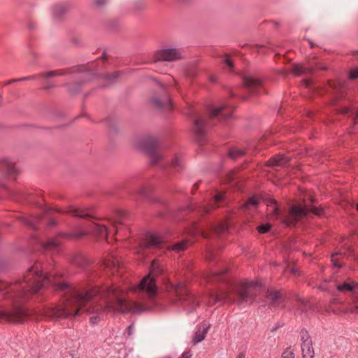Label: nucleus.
Returning <instances> with one entry per match:
<instances>
[{
  "label": "nucleus",
  "mask_w": 358,
  "mask_h": 358,
  "mask_svg": "<svg viewBox=\"0 0 358 358\" xmlns=\"http://www.w3.org/2000/svg\"><path fill=\"white\" fill-rule=\"evenodd\" d=\"M315 201L312 195L308 194L303 198V204L292 206L287 215H282L280 210L278 208L275 201L270 198L267 203L268 207V211L271 215L281 220L287 226H291L309 213H313L318 216H321L323 214L324 210L322 208L313 205Z\"/></svg>",
  "instance_id": "3"
},
{
  "label": "nucleus",
  "mask_w": 358,
  "mask_h": 358,
  "mask_svg": "<svg viewBox=\"0 0 358 358\" xmlns=\"http://www.w3.org/2000/svg\"><path fill=\"white\" fill-rule=\"evenodd\" d=\"M305 68L302 65H296L294 67V72L297 74L300 75L304 73Z\"/></svg>",
  "instance_id": "36"
},
{
  "label": "nucleus",
  "mask_w": 358,
  "mask_h": 358,
  "mask_svg": "<svg viewBox=\"0 0 358 358\" xmlns=\"http://www.w3.org/2000/svg\"><path fill=\"white\" fill-rule=\"evenodd\" d=\"M58 278L57 273L50 271V265L37 261L28 269L22 280L13 283L0 281L2 296L12 303V307L8 310L0 308V322H23L29 314L22 303L48 287H53L63 292L62 299L58 305L43 308V314L50 319H64L81 313H94L97 315L91 317L90 322L96 324L101 320V315L127 313L133 309L124 288L111 285L92 287L80 291L59 281Z\"/></svg>",
  "instance_id": "1"
},
{
  "label": "nucleus",
  "mask_w": 358,
  "mask_h": 358,
  "mask_svg": "<svg viewBox=\"0 0 358 358\" xmlns=\"http://www.w3.org/2000/svg\"><path fill=\"white\" fill-rule=\"evenodd\" d=\"M194 187L195 188H197V184H194Z\"/></svg>",
  "instance_id": "54"
},
{
  "label": "nucleus",
  "mask_w": 358,
  "mask_h": 358,
  "mask_svg": "<svg viewBox=\"0 0 358 358\" xmlns=\"http://www.w3.org/2000/svg\"><path fill=\"white\" fill-rule=\"evenodd\" d=\"M243 83L250 94H257L262 85V80L251 76H245L243 78Z\"/></svg>",
  "instance_id": "10"
},
{
  "label": "nucleus",
  "mask_w": 358,
  "mask_h": 358,
  "mask_svg": "<svg viewBox=\"0 0 358 358\" xmlns=\"http://www.w3.org/2000/svg\"><path fill=\"white\" fill-rule=\"evenodd\" d=\"M60 10L64 11L63 8L62 6H55L54 8V14L57 15L59 11H60Z\"/></svg>",
  "instance_id": "42"
},
{
  "label": "nucleus",
  "mask_w": 358,
  "mask_h": 358,
  "mask_svg": "<svg viewBox=\"0 0 358 358\" xmlns=\"http://www.w3.org/2000/svg\"><path fill=\"white\" fill-rule=\"evenodd\" d=\"M227 272V269L223 268L220 271H213L210 274L205 275V279L209 282L220 281L222 284L215 290L201 296L191 293L184 282L176 285L171 283L169 287L175 292L177 301L188 313L194 311L199 306L201 299L208 306H212L218 302L248 301H252L255 296L263 290L262 285L258 282L243 280L235 283L229 281L224 276Z\"/></svg>",
  "instance_id": "2"
},
{
  "label": "nucleus",
  "mask_w": 358,
  "mask_h": 358,
  "mask_svg": "<svg viewBox=\"0 0 358 358\" xmlns=\"http://www.w3.org/2000/svg\"><path fill=\"white\" fill-rule=\"evenodd\" d=\"M210 81H211V82H213V83H214V82H215V80H215V78L214 76H211V77L210 78Z\"/></svg>",
  "instance_id": "51"
},
{
  "label": "nucleus",
  "mask_w": 358,
  "mask_h": 358,
  "mask_svg": "<svg viewBox=\"0 0 358 358\" xmlns=\"http://www.w3.org/2000/svg\"><path fill=\"white\" fill-rule=\"evenodd\" d=\"M56 222L54 220H51L49 222V225L52 226L55 225Z\"/></svg>",
  "instance_id": "48"
},
{
  "label": "nucleus",
  "mask_w": 358,
  "mask_h": 358,
  "mask_svg": "<svg viewBox=\"0 0 358 358\" xmlns=\"http://www.w3.org/2000/svg\"><path fill=\"white\" fill-rule=\"evenodd\" d=\"M209 210H210V209H209V208H206V209H205V212H206V213L208 212Z\"/></svg>",
  "instance_id": "53"
},
{
  "label": "nucleus",
  "mask_w": 358,
  "mask_h": 358,
  "mask_svg": "<svg viewBox=\"0 0 358 358\" xmlns=\"http://www.w3.org/2000/svg\"><path fill=\"white\" fill-rule=\"evenodd\" d=\"M94 3L97 6H102L106 3V0H94Z\"/></svg>",
  "instance_id": "43"
},
{
  "label": "nucleus",
  "mask_w": 358,
  "mask_h": 358,
  "mask_svg": "<svg viewBox=\"0 0 358 358\" xmlns=\"http://www.w3.org/2000/svg\"><path fill=\"white\" fill-rule=\"evenodd\" d=\"M224 62H225V64L227 65H228L230 69H232L233 68V64H232V62L231 61V59L229 58V57L226 56L225 59H224Z\"/></svg>",
  "instance_id": "40"
},
{
  "label": "nucleus",
  "mask_w": 358,
  "mask_h": 358,
  "mask_svg": "<svg viewBox=\"0 0 358 358\" xmlns=\"http://www.w3.org/2000/svg\"><path fill=\"white\" fill-rule=\"evenodd\" d=\"M213 230L217 234H224L228 230V224L226 222H220L217 225L213 226Z\"/></svg>",
  "instance_id": "22"
},
{
  "label": "nucleus",
  "mask_w": 358,
  "mask_h": 358,
  "mask_svg": "<svg viewBox=\"0 0 358 358\" xmlns=\"http://www.w3.org/2000/svg\"><path fill=\"white\" fill-rule=\"evenodd\" d=\"M339 255H340L339 254L335 253L331 257V262H332L334 266H337V267H341V264L338 263V257Z\"/></svg>",
  "instance_id": "37"
},
{
  "label": "nucleus",
  "mask_w": 358,
  "mask_h": 358,
  "mask_svg": "<svg viewBox=\"0 0 358 358\" xmlns=\"http://www.w3.org/2000/svg\"><path fill=\"white\" fill-rule=\"evenodd\" d=\"M355 299L353 300L352 303L348 306V307L345 310V313L358 314V303L357 300V295H355Z\"/></svg>",
  "instance_id": "24"
},
{
  "label": "nucleus",
  "mask_w": 358,
  "mask_h": 358,
  "mask_svg": "<svg viewBox=\"0 0 358 358\" xmlns=\"http://www.w3.org/2000/svg\"><path fill=\"white\" fill-rule=\"evenodd\" d=\"M233 109L227 105H222L210 111V117L202 115L196 117L194 122L192 131L198 141H201L206 133V127L208 120L210 118L215 117L218 115L227 119L231 116Z\"/></svg>",
  "instance_id": "6"
},
{
  "label": "nucleus",
  "mask_w": 358,
  "mask_h": 358,
  "mask_svg": "<svg viewBox=\"0 0 358 358\" xmlns=\"http://www.w3.org/2000/svg\"><path fill=\"white\" fill-rule=\"evenodd\" d=\"M271 227V225L268 223L263 224L257 227V229L260 234L267 233Z\"/></svg>",
  "instance_id": "30"
},
{
  "label": "nucleus",
  "mask_w": 358,
  "mask_h": 358,
  "mask_svg": "<svg viewBox=\"0 0 358 358\" xmlns=\"http://www.w3.org/2000/svg\"><path fill=\"white\" fill-rule=\"evenodd\" d=\"M119 75H120V72H115V73H113L111 76H108L109 83H110L113 82L115 80V79L119 76Z\"/></svg>",
  "instance_id": "38"
},
{
  "label": "nucleus",
  "mask_w": 358,
  "mask_h": 358,
  "mask_svg": "<svg viewBox=\"0 0 358 358\" xmlns=\"http://www.w3.org/2000/svg\"><path fill=\"white\" fill-rule=\"evenodd\" d=\"M229 178L228 180V182H232L234 178L232 176H229Z\"/></svg>",
  "instance_id": "50"
},
{
  "label": "nucleus",
  "mask_w": 358,
  "mask_h": 358,
  "mask_svg": "<svg viewBox=\"0 0 358 358\" xmlns=\"http://www.w3.org/2000/svg\"><path fill=\"white\" fill-rule=\"evenodd\" d=\"M40 219L41 218L38 216L22 218L24 224L33 229H36L37 227V224Z\"/></svg>",
  "instance_id": "20"
},
{
  "label": "nucleus",
  "mask_w": 358,
  "mask_h": 358,
  "mask_svg": "<svg viewBox=\"0 0 358 358\" xmlns=\"http://www.w3.org/2000/svg\"><path fill=\"white\" fill-rule=\"evenodd\" d=\"M300 338L301 341V352L303 358H314L315 351L313 347V342L308 332L302 329L300 331Z\"/></svg>",
  "instance_id": "8"
},
{
  "label": "nucleus",
  "mask_w": 358,
  "mask_h": 358,
  "mask_svg": "<svg viewBox=\"0 0 358 358\" xmlns=\"http://www.w3.org/2000/svg\"><path fill=\"white\" fill-rule=\"evenodd\" d=\"M342 113L344 114H349V113L355 114V113H356V112L353 109L350 108H345L342 110Z\"/></svg>",
  "instance_id": "39"
},
{
  "label": "nucleus",
  "mask_w": 358,
  "mask_h": 358,
  "mask_svg": "<svg viewBox=\"0 0 358 358\" xmlns=\"http://www.w3.org/2000/svg\"><path fill=\"white\" fill-rule=\"evenodd\" d=\"M36 76H27V77H23L19 79L16 80H10L6 83V85H10L12 83L17 82V81H24V80H30L35 79Z\"/></svg>",
  "instance_id": "34"
},
{
  "label": "nucleus",
  "mask_w": 358,
  "mask_h": 358,
  "mask_svg": "<svg viewBox=\"0 0 358 358\" xmlns=\"http://www.w3.org/2000/svg\"><path fill=\"white\" fill-rule=\"evenodd\" d=\"M357 78H358V69L355 68L350 71L349 78L351 80H355Z\"/></svg>",
  "instance_id": "35"
},
{
  "label": "nucleus",
  "mask_w": 358,
  "mask_h": 358,
  "mask_svg": "<svg viewBox=\"0 0 358 358\" xmlns=\"http://www.w3.org/2000/svg\"><path fill=\"white\" fill-rule=\"evenodd\" d=\"M289 161V159L284 155H277L269 159L266 162V165L268 166H284L288 164Z\"/></svg>",
  "instance_id": "16"
},
{
  "label": "nucleus",
  "mask_w": 358,
  "mask_h": 358,
  "mask_svg": "<svg viewBox=\"0 0 358 358\" xmlns=\"http://www.w3.org/2000/svg\"><path fill=\"white\" fill-rule=\"evenodd\" d=\"M192 356L189 352H184L178 358H190Z\"/></svg>",
  "instance_id": "41"
},
{
  "label": "nucleus",
  "mask_w": 358,
  "mask_h": 358,
  "mask_svg": "<svg viewBox=\"0 0 358 358\" xmlns=\"http://www.w3.org/2000/svg\"><path fill=\"white\" fill-rule=\"evenodd\" d=\"M356 209H357V210L358 211V203H357V206H356Z\"/></svg>",
  "instance_id": "55"
},
{
  "label": "nucleus",
  "mask_w": 358,
  "mask_h": 358,
  "mask_svg": "<svg viewBox=\"0 0 358 358\" xmlns=\"http://www.w3.org/2000/svg\"><path fill=\"white\" fill-rule=\"evenodd\" d=\"M258 202H259V200L257 197H255V196L250 197L248 199V201H247V203L243 206V208L247 209V208H248L249 206H257Z\"/></svg>",
  "instance_id": "29"
},
{
  "label": "nucleus",
  "mask_w": 358,
  "mask_h": 358,
  "mask_svg": "<svg viewBox=\"0 0 358 358\" xmlns=\"http://www.w3.org/2000/svg\"><path fill=\"white\" fill-rule=\"evenodd\" d=\"M209 326L205 327L203 331H197L195 332L192 339V342L194 343V344H196L202 341L205 338Z\"/></svg>",
  "instance_id": "19"
},
{
  "label": "nucleus",
  "mask_w": 358,
  "mask_h": 358,
  "mask_svg": "<svg viewBox=\"0 0 358 358\" xmlns=\"http://www.w3.org/2000/svg\"><path fill=\"white\" fill-rule=\"evenodd\" d=\"M266 297L271 301V303L275 306H278L282 301V292L275 289H268L267 291Z\"/></svg>",
  "instance_id": "17"
},
{
  "label": "nucleus",
  "mask_w": 358,
  "mask_h": 358,
  "mask_svg": "<svg viewBox=\"0 0 358 358\" xmlns=\"http://www.w3.org/2000/svg\"><path fill=\"white\" fill-rule=\"evenodd\" d=\"M150 308V305L149 304L148 301L146 303H141L136 300V314L141 313L146 310H148Z\"/></svg>",
  "instance_id": "23"
},
{
  "label": "nucleus",
  "mask_w": 358,
  "mask_h": 358,
  "mask_svg": "<svg viewBox=\"0 0 358 358\" xmlns=\"http://www.w3.org/2000/svg\"><path fill=\"white\" fill-rule=\"evenodd\" d=\"M236 358H245V356L243 353H240Z\"/></svg>",
  "instance_id": "46"
},
{
  "label": "nucleus",
  "mask_w": 358,
  "mask_h": 358,
  "mask_svg": "<svg viewBox=\"0 0 358 358\" xmlns=\"http://www.w3.org/2000/svg\"><path fill=\"white\" fill-rule=\"evenodd\" d=\"M103 56L104 57H106V53H105V52H104V53H103Z\"/></svg>",
  "instance_id": "56"
},
{
  "label": "nucleus",
  "mask_w": 358,
  "mask_h": 358,
  "mask_svg": "<svg viewBox=\"0 0 358 358\" xmlns=\"http://www.w3.org/2000/svg\"><path fill=\"white\" fill-rule=\"evenodd\" d=\"M92 208H76L74 206L69 207L66 211L67 213L71 215L72 216L81 218L92 217Z\"/></svg>",
  "instance_id": "14"
},
{
  "label": "nucleus",
  "mask_w": 358,
  "mask_h": 358,
  "mask_svg": "<svg viewBox=\"0 0 358 358\" xmlns=\"http://www.w3.org/2000/svg\"><path fill=\"white\" fill-rule=\"evenodd\" d=\"M162 273V264L159 260H153L150 265V273L144 277L140 284L136 285V295L138 298L144 294H147L149 301L157 293V286L155 277Z\"/></svg>",
  "instance_id": "5"
},
{
  "label": "nucleus",
  "mask_w": 358,
  "mask_h": 358,
  "mask_svg": "<svg viewBox=\"0 0 358 358\" xmlns=\"http://www.w3.org/2000/svg\"><path fill=\"white\" fill-rule=\"evenodd\" d=\"M189 245V241L184 240L172 245L171 250L182 251L185 250Z\"/></svg>",
  "instance_id": "25"
},
{
  "label": "nucleus",
  "mask_w": 358,
  "mask_h": 358,
  "mask_svg": "<svg viewBox=\"0 0 358 358\" xmlns=\"http://www.w3.org/2000/svg\"><path fill=\"white\" fill-rule=\"evenodd\" d=\"M184 52L180 48L164 46L155 51L152 59L143 62L148 63L153 62H176L183 59Z\"/></svg>",
  "instance_id": "7"
},
{
  "label": "nucleus",
  "mask_w": 358,
  "mask_h": 358,
  "mask_svg": "<svg viewBox=\"0 0 358 358\" xmlns=\"http://www.w3.org/2000/svg\"><path fill=\"white\" fill-rule=\"evenodd\" d=\"M194 229L189 231L192 236H196L199 234H200L203 237L207 238V236L206 235L205 232L203 231V230L200 229L196 224H194Z\"/></svg>",
  "instance_id": "27"
},
{
  "label": "nucleus",
  "mask_w": 358,
  "mask_h": 358,
  "mask_svg": "<svg viewBox=\"0 0 358 358\" xmlns=\"http://www.w3.org/2000/svg\"><path fill=\"white\" fill-rule=\"evenodd\" d=\"M39 244L43 250L54 252H58L60 246V242L55 238H48L46 241H41Z\"/></svg>",
  "instance_id": "15"
},
{
  "label": "nucleus",
  "mask_w": 358,
  "mask_h": 358,
  "mask_svg": "<svg viewBox=\"0 0 358 358\" xmlns=\"http://www.w3.org/2000/svg\"><path fill=\"white\" fill-rule=\"evenodd\" d=\"M352 55H353L358 56V50H356V51L352 52Z\"/></svg>",
  "instance_id": "52"
},
{
  "label": "nucleus",
  "mask_w": 358,
  "mask_h": 358,
  "mask_svg": "<svg viewBox=\"0 0 358 358\" xmlns=\"http://www.w3.org/2000/svg\"><path fill=\"white\" fill-rule=\"evenodd\" d=\"M281 358H295V355L291 348L289 347L283 351Z\"/></svg>",
  "instance_id": "28"
},
{
  "label": "nucleus",
  "mask_w": 358,
  "mask_h": 358,
  "mask_svg": "<svg viewBox=\"0 0 358 358\" xmlns=\"http://www.w3.org/2000/svg\"><path fill=\"white\" fill-rule=\"evenodd\" d=\"M63 73H64L62 71H49V72H47V73L43 74V76L45 78H48L50 77L55 76H61Z\"/></svg>",
  "instance_id": "32"
},
{
  "label": "nucleus",
  "mask_w": 358,
  "mask_h": 358,
  "mask_svg": "<svg viewBox=\"0 0 358 358\" xmlns=\"http://www.w3.org/2000/svg\"><path fill=\"white\" fill-rule=\"evenodd\" d=\"M164 358H170V357H164Z\"/></svg>",
  "instance_id": "57"
},
{
  "label": "nucleus",
  "mask_w": 358,
  "mask_h": 358,
  "mask_svg": "<svg viewBox=\"0 0 358 358\" xmlns=\"http://www.w3.org/2000/svg\"><path fill=\"white\" fill-rule=\"evenodd\" d=\"M304 85L306 87H309L310 85V81L309 80H306L304 81Z\"/></svg>",
  "instance_id": "45"
},
{
  "label": "nucleus",
  "mask_w": 358,
  "mask_h": 358,
  "mask_svg": "<svg viewBox=\"0 0 358 358\" xmlns=\"http://www.w3.org/2000/svg\"><path fill=\"white\" fill-rule=\"evenodd\" d=\"M243 155L244 152L237 148H233L229 151V156L233 159H236Z\"/></svg>",
  "instance_id": "26"
},
{
  "label": "nucleus",
  "mask_w": 358,
  "mask_h": 358,
  "mask_svg": "<svg viewBox=\"0 0 358 358\" xmlns=\"http://www.w3.org/2000/svg\"><path fill=\"white\" fill-rule=\"evenodd\" d=\"M103 266L104 269L113 275L120 269L119 260L114 255L108 256L103 262Z\"/></svg>",
  "instance_id": "12"
},
{
  "label": "nucleus",
  "mask_w": 358,
  "mask_h": 358,
  "mask_svg": "<svg viewBox=\"0 0 358 358\" xmlns=\"http://www.w3.org/2000/svg\"><path fill=\"white\" fill-rule=\"evenodd\" d=\"M327 312H332V313H338V311H336V310H331L330 308H328V309L327 310Z\"/></svg>",
  "instance_id": "47"
},
{
  "label": "nucleus",
  "mask_w": 358,
  "mask_h": 358,
  "mask_svg": "<svg viewBox=\"0 0 358 358\" xmlns=\"http://www.w3.org/2000/svg\"><path fill=\"white\" fill-rule=\"evenodd\" d=\"M224 196H225L224 193H222V192L217 193L214 197V200H213L214 203L215 205L218 206V203L224 200Z\"/></svg>",
  "instance_id": "33"
},
{
  "label": "nucleus",
  "mask_w": 358,
  "mask_h": 358,
  "mask_svg": "<svg viewBox=\"0 0 358 358\" xmlns=\"http://www.w3.org/2000/svg\"><path fill=\"white\" fill-rule=\"evenodd\" d=\"M0 171L10 178H14L17 173L15 165L8 159H3L0 162Z\"/></svg>",
  "instance_id": "13"
},
{
  "label": "nucleus",
  "mask_w": 358,
  "mask_h": 358,
  "mask_svg": "<svg viewBox=\"0 0 358 358\" xmlns=\"http://www.w3.org/2000/svg\"><path fill=\"white\" fill-rule=\"evenodd\" d=\"M157 148L158 142L155 139L148 140L143 145V150L149 155L151 163L153 164L157 163L161 158V156L157 152Z\"/></svg>",
  "instance_id": "9"
},
{
  "label": "nucleus",
  "mask_w": 358,
  "mask_h": 358,
  "mask_svg": "<svg viewBox=\"0 0 358 358\" xmlns=\"http://www.w3.org/2000/svg\"><path fill=\"white\" fill-rule=\"evenodd\" d=\"M336 289L340 292H350L355 296L358 292V282L348 279L342 283L337 284Z\"/></svg>",
  "instance_id": "11"
},
{
  "label": "nucleus",
  "mask_w": 358,
  "mask_h": 358,
  "mask_svg": "<svg viewBox=\"0 0 358 358\" xmlns=\"http://www.w3.org/2000/svg\"><path fill=\"white\" fill-rule=\"evenodd\" d=\"M163 242L162 238L157 234H149L146 236V242L144 244L145 248L155 247L160 245Z\"/></svg>",
  "instance_id": "18"
},
{
  "label": "nucleus",
  "mask_w": 358,
  "mask_h": 358,
  "mask_svg": "<svg viewBox=\"0 0 358 358\" xmlns=\"http://www.w3.org/2000/svg\"><path fill=\"white\" fill-rule=\"evenodd\" d=\"M140 56L138 55V57H136V64L140 62Z\"/></svg>",
  "instance_id": "49"
},
{
  "label": "nucleus",
  "mask_w": 358,
  "mask_h": 358,
  "mask_svg": "<svg viewBox=\"0 0 358 358\" xmlns=\"http://www.w3.org/2000/svg\"><path fill=\"white\" fill-rule=\"evenodd\" d=\"M153 102L155 105L158 108L171 109V101L168 98L166 99V100L163 102L159 99H155Z\"/></svg>",
  "instance_id": "21"
},
{
  "label": "nucleus",
  "mask_w": 358,
  "mask_h": 358,
  "mask_svg": "<svg viewBox=\"0 0 358 358\" xmlns=\"http://www.w3.org/2000/svg\"><path fill=\"white\" fill-rule=\"evenodd\" d=\"M171 166H173V168H182V164L179 156H175L174 159L171 162Z\"/></svg>",
  "instance_id": "31"
},
{
  "label": "nucleus",
  "mask_w": 358,
  "mask_h": 358,
  "mask_svg": "<svg viewBox=\"0 0 358 358\" xmlns=\"http://www.w3.org/2000/svg\"><path fill=\"white\" fill-rule=\"evenodd\" d=\"M132 325H133L132 324H130V325L128 327V328H127V331H128V334H129V335H131V334H132Z\"/></svg>",
  "instance_id": "44"
},
{
  "label": "nucleus",
  "mask_w": 358,
  "mask_h": 358,
  "mask_svg": "<svg viewBox=\"0 0 358 358\" xmlns=\"http://www.w3.org/2000/svg\"><path fill=\"white\" fill-rule=\"evenodd\" d=\"M121 224L108 219L100 220L99 222H90L87 226V229H83L78 232L64 233L60 236L65 238H79L88 234H94L101 238H105L108 242V236L116 235L120 236L121 231Z\"/></svg>",
  "instance_id": "4"
}]
</instances>
